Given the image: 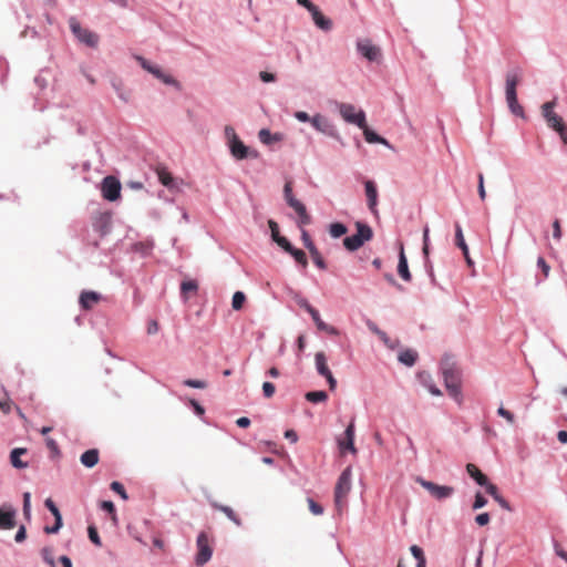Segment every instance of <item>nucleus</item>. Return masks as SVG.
I'll use <instances>...</instances> for the list:
<instances>
[{
    "label": "nucleus",
    "mask_w": 567,
    "mask_h": 567,
    "mask_svg": "<svg viewBox=\"0 0 567 567\" xmlns=\"http://www.w3.org/2000/svg\"><path fill=\"white\" fill-rule=\"evenodd\" d=\"M16 512L7 506L0 508V528L12 529L16 526Z\"/></svg>",
    "instance_id": "obj_18"
},
{
    "label": "nucleus",
    "mask_w": 567,
    "mask_h": 567,
    "mask_svg": "<svg viewBox=\"0 0 567 567\" xmlns=\"http://www.w3.org/2000/svg\"><path fill=\"white\" fill-rule=\"evenodd\" d=\"M486 493L489 494L503 508L511 511V506L506 499H504L499 494L496 485L488 484L486 486Z\"/></svg>",
    "instance_id": "obj_27"
},
{
    "label": "nucleus",
    "mask_w": 567,
    "mask_h": 567,
    "mask_svg": "<svg viewBox=\"0 0 567 567\" xmlns=\"http://www.w3.org/2000/svg\"><path fill=\"white\" fill-rule=\"evenodd\" d=\"M466 471L468 475L473 480H475L478 485L486 487L489 484L487 477L480 471V468L476 465L468 463L466 465Z\"/></svg>",
    "instance_id": "obj_24"
},
{
    "label": "nucleus",
    "mask_w": 567,
    "mask_h": 567,
    "mask_svg": "<svg viewBox=\"0 0 567 567\" xmlns=\"http://www.w3.org/2000/svg\"><path fill=\"white\" fill-rule=\"evenodd\" d=\"M157 175H158V179L159 182L166 186V187H171L173 185V176L169 172H167L166 169L164 168H161L157 171Z\"/></svg>",
    "instance_id": "obj_38"
},
{
    "label": "nucleus",
    "mask_w": 567,
    "mask_h": 567,
    "mask_svg": "<svg viewBox=\"0 0 567 567\" xmlns=\"http://www.w3.org/2000/svg\"><path fill=\"white\" fill-rule=\"evenodd\" d=\"M421 383L430 391L432 395H442L441 390L434 384L430 373L422 372L419 374Z\"/></svg>",
    "instance_id": "obj_25"
},
{
    "label": "nucleus",
    "mask_w": 567,
    "mask_h": 567,
    "mask_svg": "<svg viewBox=\"0 0 567 567\" xmlns=\"http://www.w3.org/2000/svg\"><path fill=\"white\" fill-rule=\"evenodd\" d=\"M11 406H12V402H11V400L6 399V400H3V401H0V410H1L3 413H6V414L10 413V411H11Z\"/></svg>",
    "instance_id": "obj_62"
},
{
    "label": "nucleus",
    "mask_w": 567,
    "mask_h": 567,
    "mask_svg": "<svg viewBox=\"0 0 567 567\" xmlns=\"http://www.w3.org/2000/svg\"><path fill=\"white\" fill-rule=\"evenodd\" d=\"M275 391H276V388L271 382H264L262 392L267 399L272 398V395L275 394Z\"/></svg>",
    "instance_id": "obj_49"
},
{
    "label": "nucleus",
    "mask_w": 567,
    "mask_h": 567,
    "mask_svg": "<svg viewBox=\"0 0 567 567\" xmlns=\"http://www.w3.org/2000/svg\"><path fill=\"white\" fill-rule=\"evenodd\" d=\"M364 188H365V195L368 198V206L371 212H375V206H377V202H378L377 186L372 181H367L364 183Z\"/></svg>",
    "instance_id": "obj_21"
},
{
    "label": "nucleus",
    "mask_w": 567,
    "mask_h": 567,
    "mask_svg": "<svg viewBox=\"0 0 567 567\" xmlns=\"http://www.w3.org/2000/svg\"><path fill=\"white\" fill-rule=\"evenodd\" d=\"M301 237H302V240H303V244H305L306 248L310 251V247L315 246L313 241L311 240L310 235L308 234V231L302 230L301 231Z\"/></svg>",
    "instance_id": "obj_60"
},
{
    "label": "nucleus",
    "mask_w": 567,
    "mask_h": 567,
    "mask_svg": "<svg viewBox=\"0 0 567 567\" xmlns=\"http://www.w3.org/2000/svg\"><path fill=\"white\" fill-rule=\"evenodd\" d=\"M339 113L346 122L354 124L358 127L364 126L365 113L362 110L357 111L354 105L349 103H340Z\"/></svg>",
    "instance_id": "obj_8"
},
{
    "label": "nucleus",
    "mask_w": 567,
    "mask_h": 567,
    "mask_svg": "<svg viewBox=\"0 0 567 567\" xmlns=\"http://www.w3.org/2000/svg\"><path fill=\"white\" fill-rule=\"evenodd\" d=\"M398 274L404 281H411L412 275L409 270L408 260L404 254L403 246L400 248L399 254V264H398Z\"/></svg>",
    "instance_id": "obj_20"
},
{
    "label": "nucleus",
    "mask_w": 567,
    "mask_h": 567,
    "mask_svg": "<svg viewBox=\"0 0 567 567\" xmlns=\"http://www.w3.org/2000/svg\"><path fill=\"white\" fill-rule=\"evenodd\" d=\"M111 489L114 491L115 493H117L123 499L128 498L123 484H121L120 482H112Z\"/></svg>",
    "instance_id": "obj_43"
},
{
    "label": "nucleus",
    "mask_w": 567,
    "mask_h": 567,
    "mask_svg": "<svg viewBox=\"0 0 567 567\" xmlns=\"http://www.w3.org/2000/svg\"><path fill=\"white\" fill-rule=\"evenodd\" d=\"M486 504H487V499L481 493H476L475 501L473 503V509L482 508Z\"/></svg>",
    "instance_id": "obj_52"
},
{
    "label": "nucleus",
    "mask_w": 567,
    "mask_h": 567,
    "mask_svg": "<svg viewBox=\"0 0 567 567\" xmlns=\"http://www.w3.org/2000/svg\"><path fill=\"white\" fill-rule=\"evenodd\" d=\"M313 19V22L318 28L324 31H329L332 28V22L330 19L326 18L322 12L318 9V7L315 8V11L310 12Z\"/></svg>",
    "instance_id": "obj_23"
},
{
    "label": "nucleus",
    "mask_w": 567,
    "mask_h": 567,
    "mask_svg": "<svg viewBox=\"0 0 567 567\" xmlns=\"http://www.w3.org/2000/svg\"><path fill=\"white\" fill-rule=\"evenodd\" d=\"M54 519H55V524L52 527L47 526L44 528V532L47 534H55L62 527V516L61 515L55 516Z\"/></svg>",
    "instance_id": "obj_45"
},
{
    "label": "nucleus",
    "mask_w": 567,
    "mask_h": 567,
    "mask_svg": "<svg viewBox=\"0 0 567 567\" xmlns=\"http://www.w3.org/2000/svg\"><path fill=\"white\" fill-rule=\"evenodd\" d=\"M522 80V71L513 69L506 73L505 80V96L507 105L513 114L516 116H524V109L517 101L516 87Z\"/></svg>",
    "instance_id": "obj_1"
},
{
    "label": "nucleus",
    "mask_w": 567,
    "mask_h": 567,
    "mask_svg": "<svg viewBox=\"0 0 567 567\" xmlns=\"http://www.w3.org/2000/svg\"><path fill=\"white\" fill-rule=\"evenodd\" d=\"M25 537H27L25 527L21 526L16 534V542L21 543L25 539Z\"/></svg>",
    "instance_id": "obj_63"
},
{
    "label": "nucleus",
    "mask_w": 567,
    "mask_h": 567,
    "mask_svg": "<svg viewBox=\"0 0 567 567\" xmlns=\"http://www.w3.org/2000/svg\"><path fill=\"white\" fill-rule=\"evenodd\" d=\"M347 231L348 228L341 223H332L329 226V234L333 238H340L341 236L346 235Z\"/></svg>",
    "instance_id": "obj_32"
},
{
    "label": "nucleus",
    "mask_w": 567,
    "mask_h": 567,
    "mask_svg": "<svg viewBox=\"0 0 567 567\" xmlns=\"http://www.w3.org/2000/svg\"><path fill=\"white\" fill-rule=\"evenodd\" d=\"M69 25L76 39L87 47L95 48L99 43V35L86 28H82L76 18L69 19Z\"/></svg>",
    "instance_id": "obj_7"
},
{
    "label": "nucleus",
    "mask_w": 567,
    "mask_h": 567,
    "mask_svg": "<svg viewBox=\"0 0 567 567\" xmlns=\"http://www.w3.org/2000/svg\"><path fill=\"white\" fill-rule=\"evenodd\" d=\"M417 358V353L413 350H404L399 354V361L408 367H412Z\"/></svg>",
    "instance_id": "obj_30"
},
{
    "label": "nucleus",
    "mask_w": 567,
    "mask_h": 567,
    "mask_svg": "<svg viewBox=\"0 0 567 567\" xmlns=\"http://www.w3.org/2000/svg\"><path fill=\"white\" fill-rule=\"evenodd\" d=\"M455 244L463 251V255H467V245L464 240L462 228L458 224L455 225Z\"/></svg>",
    "instance_id": "obj_34"
},
{
    "label": "nucleus",
    "mask_w": 567,
    "mask_h": 567,
    "mask_svg": "<svg viewBox=\"0 0 567 567\" xmlns=\"http://www.w3.org/2000/svg\"><path fill=\"white\" fill-rule=\"evenodd\" d=\"M306 399L311 403L324 402L328 395L324 391H311L306 393Z\"/></svg>",
    "instance_id": "obj_36"
},
{
    "label": "nucleus",
    "mask_w": 567,
    "mask_h": 567,
    "mask_svg": "<svg viewBox=\"0 0 567 567\" xmlns=\"http://www.w3.org/2000/svg\"><path fill=\"white\" fill-rule=\"evenodd\" d=\"M489 514L488 513H481L478 514L476 517H475V522L480 525V526H485L489 523Z\"/></svg>",
    "instance_id": "obj_57"
},
{
    "label": "nucleus",
    "mask_w": 567,
    "mask_h": 567,
    "mask_svg": "<svg viewBox=\"0 0 567 567\" xmlns=\"http://www.w3.org/2000/svg\"><path fill=\"white\" fill-rule=\"evenodd\" d=\"M338 445L341 452L349 451L352 454L357 453V449L354 446V423L350 422L348 427L344 431L342 437L338 440Z\"/></svg>",
    "instance_id": "obj_16"
},
{
    "label": "nucleus",
    "mask_w": 567,
    "mask_h": 567,
    "mask_svg": "<svg viewBox=\"0 0 567 567\" xmlns=\"http://www.w3.org/2000/svg\"><path fill=\"white\" fill-rule=\"evenodd\" d=\"M213 538L206 532H200L196 539L197 554L195 556V564L198 567L207 564L213 555L212 547Z\"/></svg>",
    "instance_id": "obj_6"
},
{
    "label": "nucleus",
    "mask_w": 567,
    "mask_h": 567,
    "mask_svg": "<svg viewBox=\"0 0 567 567\" xmlns=\"http://www.w3.org/2000/svg\"><path fill=\"white\" fill-rule=\"evenodd\" d=\"M556 106V100H551L549 102H546L542 106V113L545 117L547 125L553 128L554 131H563V128L566 126L563 118L554 112V107Z\"/></svg>",
    "instance_id": "obj_12"
},
{
    "label": "nucleus",
    "mask_w": 567,
    "mask_h": 567,
    "mask_svg": "<svg viewBox=\"0 0 567 567\" xmlns=\"http://www.w3.org/2000/svg\"><path fill=\"white\" fill-rule=\"evenodd\" d=\"M30 497V493L27 492L23 494V514L25 515L27 518L30 517L31 512Z\"/></svg>",
    "instance_id": "obj_50"
},
{
    "label": "nucleus",
    "mask_w": 567,
    "mask_h": 567,
    "mask_svg": "<svg viewBox=\"0 0 567 567\" xmlns=\"http://www.w3.org/2000/svg\"><path fill=\"white\" fill-rule=\"evenodd\" d=\"M309 252H310V256H311L312 261L315 262V265H316L318 268H320V269L324 270V269L327 268V265H326V262H324V260H323V258H322L321 254H320V252H319V250L317 249V247H316V246H311V247H310V251H309Z\"/></svg>",
    "instance_id": "obj_35"
},
{
    "label": "nucleus",
    "mask_w": 567,
    "mask_h": 567,
    "mask_svg": "<svg viewBox=\"0 0 567 567\" xmlns=\"http://www.w3.org/2000/svg\"><path fill=\"white\" fill-rule=\"evenodd\" d=\"M417 483L437 501L449 498L454 494V487L452 486L439 485L424 478H417Z\"/></svg>",
    "instance_id": "obj_9"
},
{
    "label": "nucleus",
    "mask_w": 567,
    "mask_h": 567,
    "mask_svg": "<svg viewBox=\"0 0 567 567\" xmlns=\"http://www.w3.org/2000/svg\"><path fill=\"white\" fill-rule=\"evenodd\" d=\"M87 533H89V538L93 544H95L96 546H102L101 538H100L97 530L94 526H89Z\"/></svg>",
    "instance_id": "obj_44"
},
{
    "label": "nucleus",
    "mask_w": 567,
    "mask_h": 567,
    "mask_svg": "<svg viewBox=\"0 0 567 567\" xmlns=\"http://www.w3.org/2000/svg\"><path fill=\"white\" fill-rule=\"evenodd\" d=\"M159 327H158V323L157 321L153 320V321H150L148 324H147V333L148 334H154L158 331Z\"/></svg>",
    "instance_id": "obj_64"
},
{
    "label": "nucleus",
    "mask_w": 567,
    "mask_h": 567,
    "mask_svg": "<svg viewBox=\"0 0 567 567\" xmlns=\"http://www.w3.org/2000/svg\"><path fill=\"white\" fill-rule=\"evenodd\" d=\"M277 244L289 254L293 249V246L289 243V240L286 237L278 238Z\"/></svg>",
    "instance_id": "obj_55"
},
{
    "label": "nucleus",
    "mask_w": 567,
    "mask_h": 567,
    "mask_svg": "<svg viewBox=\"0 0 567 567\" xmlns=\"http://www.w3.org/2000/svg\"><path fill=\"white\" fill-rule=\"evenodd\" d=\"M355 226H357V234L346 237L343 239V246L349 251L358 250L360 247L363 246V244L365 241L371 240L373 237V231L370 226H368L363 223H360V221H358L355 224Z\"/></svg>",
    "instance_id": "obj_4"
},
{
    "label": "nucleus",
    "mask_w": 567,
    "mask_h": 567,
    "mask_svg": "<svg viewBox=\"0 0 567 567\" xmlns=\"http://www.w3.org/2000/svg\"><path fill=\"white\" fill-rule=\"evenodd\" d=\"M497 414L504 417L511 424H513L515 421L514 414L511 411L506 410L504 406L498 408Z\"/></svg>",
    "instance_id": "obj_46"
},
{
    "label": "nucleus",
    "mask_w": 567,
    "mask_h": 567,
    "mask_svg": "<svg viewBox=\"0 0 567 567\" xmlns=\"http://www.w3.org/2000/svg\"><path fill=\"white\" fill-rule=\"evenodd\" d=\"M258 137L260 140L261 143L264 144H271V143H275V142H279L281 140L280 135L279 134H271L269 130L267 128H262L259 131L258 133Z\"/></svg>",
    "instance_id": "obj_29"
},
{
    "label": "nucleus",
    "mask_w": 567,
    "mask_h": 567,
    "mask_svg": "<svg viewBox=\"0 0 567 567\" xmlns=\"http://www.w3.org/2000/svg\"><path fill=\"white\" fill-rule=\"evenodd\" d=\"M410 550L414 558L417 560V564H421V561L426 563L424 553L421 547H419L417 545H412Z\"/></svg>",
    "instance_id": "obj_41"
},
{
    "label": "nucleus",
    "mask_w": 567,
    "mask_h": 567,
    "mask_svg": "<svg viewBox=\"0 0 567 567\" xmlns=\"http://www.w3.org/2000/svg\"><path fill=\"white\" fill-rule=\"evenodd\" d=\"M230 154L237 161H243L245 158L251 157L257 158L259 156V153L255 150H250L248 146H246L240 138H237L233 143L228 145Z\"/></svg>",
    "instance_id": "obj_13"
},
{
    "label": "nucleus",
    "mask_w": 567,
    "mask_h": 567,
    "mask_svg": "<svg viewBox=\"0 0 567 567\" xmlns=\"http://www.w3.org/2000/svg\"><path fill=\"white\" fill-rule=\"evenodd\" d=\"M100 460V453L96 449H91L85 451L81 457L80 461L85 467H93L99 463Z\"/></svg>",
    "instance_id": "obj_22"
},
{
    "label": "nucleus",
    "mask_w": 567,
    "mask_h": 567,
    "mask_svg": "<svg viewBox=\"0 0 567 567\" xmlns=\"http://www.w3.org/2000/svg\"><path fill=\"white\" fill-rule=\"evenodd\" d=\"M44 504L45 507L52 513L54 517L61 515L59 508L51 498H47Z\"/></svg>",
    "instance_id": "obj_54"
},
{
    "label": "nucleus",
    "mask_w": 567,
    "mask_h": 567,
    "mask_svg": "<svg viewBox=\"0 0 567 567\" xmlns=\"http://www.w3.org/2000/svg\"><path fill=\"white\" fill-rule=\"evenodd\" d=\"M10 461H11L12 466L16 468H24L28 466V464L25 462H22L20 460V456H17V455L14 456V455L10 454Z\"/></svg>",
    "instance_id": "obj_58"
},
{
    "label": "nucleus",
    "mask_w": 567,
    "mask_h": 567,
    "mask_svg": "<svg viewBox=\"0 0 567 567\" xmlns=\"http://www.w3.org/2000/svg\"><path fill=\"white\" fill-rule=\"evenodd\" d=\"M363 131L364 138L368 143H384L385 141L380 137L377 133L371 131L368 125L367 121L364 122V126L360 127Z\"/></svg>",
    "instance_id": "obj_31"
},
{
    "label": "nucleus",
    "mask_w": 567,
    "mask_h": 567,
    "mask_svg": "<svg viewBox=\"0 0 567 567\" xmlns=\"http://www.w3.org/2000/svg\"><path fill=\"white\" fill-rule=\"evenodd\" d=\"M284 197L289 207H291L299 217V225L305 226L311 223V217L307 212L306 206L298 200L292 194V182L287 181L284 187Z\"/></svg>",
    "instance_id": "obj_5"
},
{
    "label": "nucleus",
    "mask_w": 567,
    "mask_h": 567,
    "mask_svg": "<svg viewBox=\"0 0 567 567\" xmlns=\"http://www.w3.org/2000/svg\"><path fill=\"white\" fill-rule=\"evenodd\" d=\"M537 266L542 269L544 277L547 278L549 275L550 267L543 257H538Z\"/></svg>",
    "instance_id": "obj_53"
},
{
    "label": "nucleus",
    "mask_w": 567,
    "mask_h": 567,
    "mask_svg": "<svg viewBox=\"0 0 567 567\" xmlns=\"http://www.w3.org/2000/svg\"><path fill=\"white\" fill-rule=\"evenodd\" d=\"M554 549L556 555L567 563V551L558 543H555Z\"/></svg>",
    "instance_id": "obj_61"
},
{
    "label": "nucleus",
    "mask_w": 567,
    "mask_h": 567,
    "mask_svg": "<svg viewBox=\"0 0 567 567\" xmlns=\"http://www.w3.org/2000/svg\"><path fill=\"white\" fill-rule=\"evenodd\" d=\"M246 301V296L241 291H236L231 299V307L234 310L238 311L243 308Z\"/></svg>",
    "instance_id": "obj_37"
},
{
    "label": "nucleus",
    "mask_w": 567,
    "mask_h": 567,
    "mask_svg": "<svg viewBox=\"0 0 567 567\" xmlns=\"http://www.w3.org/2000/svg\"><path fill=\"white\" fill-rule=\"evenodd\" d=\"M290 255L302 267H306L308 265L307 256L301 249H297L293 247V249L290 251Z\"/></svg>",
    "instance_id": "obj_39"
},
{
    "label": "nucleus",
    "mask_w": 567,
    "mask_h": 567,
    "mask_svg": "<svg viewBox=\"0 0 567 567\" xmlns=\"http://www.w3.org/2000/svg\"><path fill=\"white\" fill-rule=\"evenodd\" d=\"M307 502H308L309 509L313 515H321L323 513L322 506L320 504H318L317 502H315L312 498H308Z\"/></svg>",
    "instance_id": "obj_47"
},
{
    "label": "nucleus",
    "mask_w": 567,
    "mask_h": 567,
    "mask_svg": "<svg viewBox=\"0 0 567 567\" xmlns=\"http://www.w3.org/2000/svg\"><path fill=\"white\" fill-rule=\"evenodd\" d=\"M315 362L317 371L320 375H327L330 372V369L327 363V357L323 352H317L315 355Z\"/></svg>",
    "instance_id": "obj_26"
},
{
    "label": "nucleus",
    "mask_w": 567,
    "mask_h": 567,
    "mask_svg": "<svg viewBox=\"0 0 567 567\" xmlns=\"http://www.w3.org/2000/svg\"><path fill=\"white\" fill-rule=\"evenodd\" d=\"M101 300V296L95 291H82L80 295V306L84 310H91Z\"/></svg>",
    "instance_id": "obj_19"
},
{
    "label": "nucleus",
    "mask_w": 567,
    "mask_h": 567,
    "mask_svg": "<svg viewBox=\"0 0 567 567\" xmlns=\"http://www.w3.org/2000/svg\"><path fill=\"white\" fill-rule=\"evenodd\" d=\"M47 446L48 449L53 453V454H59L60 453V450H59V445L56 443L55 440L51 439V437H48L47 441Z\"/></svg>",
    "instance_id": "obj_59"
},
{
    "label": "nucleus",
    "mask_w": 567,
    "mask_h": 567,
    "mask_svg": "<svg viewBox=\"0 0 567 567\" xmlns=\"http://www.w3.org/2000/svg\"><path fill=\"white\" fill-rule=\"evenodd\" d=\"M184 385L195 389H205L207 388V383L203 380H194V379H186L184 380Z\"/></svg>",
    "instance_id": "obj_42"
},
{
    "label": "nucleus",
    "mask_w": 567,
    "mask_h": 567,
    "mask_svg": "<svg viewBox=\"0 0 567 567\" xmlns=\"http://www.w3.org/2000/svg\"><path fill=\"white\" fill-rule=\"evenodd\" d=\"M225 137L227 140V145H229L230 143H233L234 141H236L238 137V135L236 134L234 127L227 125L225 127Z\"/></svg>",
    "instance_id": "obj_48"
},
{
    "label": "nucleus",
    "mask_w": 567,
    "mask_h": 567,
    "mask_svg": "<svg viewBox=\"0 0 567 567\" xmlns=\"http://www.w3.org/2000/svg\"><path fill=\"white\" fill-rule=\"evenodd\" d=\"M351 478L352 470L348 466L342 471L336 484L334 504L339 512H341L347 504V497L351 491Z\"/></svg>",
    "instance_id": "obj_3"
},
{
    "label": "nucleus",
    "mask_w": 567,
    "mask_h": 567,
    "mask_svg": "<svg viewBox=\"0 0 567 567\" xmlns=\"http://www.w3.org/2000/svg\"><path fill=\"white\" fill-rule=\"evenodd\" d=\"M553 236L555 239L557 240H560L561 239V236H563V231H561V227H560V223L558 219H556L554 223H553Z\"/></svg>",
    "instance_id": "obj_56"
},
{
    "label": "nucleus",
    "mask_w": 567,
    "mask_h": 567,
    "mask_svg": "<svg viewBox=\"0 0 567 567\" xmlns=\"http://www.w3.org/2000/svg\"><path fill=\"white\" fill-rule=\"evenodd\" d=\"M41 554L45 563H48L51 567H55L52 550L50 548H43Z\"/></svg>",
    "instance_id": "obj_51"
},
{
    "label": "nucleus",
    "mask_w": 567,
    "mask_h": 567,
    "mask_svg": "<svg viewBox=\"0 0 567 567\" xmlns=\"http://www.w3.org/2000/svg\"><path fill=\"white\" fill-rule=\"evenodd\" d=\"M136 60L141 64V66L153 74L156 79L161 80L163 83L167 85H174L179 87L178 81H176L171 74L165 73L161 68L153 65L150 61L144 59L143 56H136Z\"/></svg>",
    "instance_id": "obj_10"
},
{
    "label": "nucleus",
    "mask_w": 567,
    "mask_h": 567,
    "mask_svg": "<svg viewBox=\"0 0 567 567\" xmlns=\"http://www.w3.org/2000/svg\"><path fill=\"white\" fill-rule=\"evenodd\" d=\"M101 508L103 511H106L110 515L113 522H116V511L115 506L111 501H103L101 503Z\"/></svg>",
    "instance_id": "obj_40"
},
{
    "label": "nucleus",
    "mask_w": 567,
    "mask_h": 567,
    "mask_svg": "<svg viewBox=\"0 0 567 567\" xmlns=\"http://www.w3.org/2000/svg\"><path fill=\"white\" fill-rule=\"evenodd\" d=\"M198 290V284L196 280H185L181 285V293L184 299L188 298V293H196Z\"/></svg>",
    "instance_id": "obj_28"
},
{
    "label": "nucleus",
    "mask_w": 567,
    "mask_h": 567,
    "mask_svg": "<svg viewBox=\"0 0 567 567\" xmlns=\"http://www.w3.org/2000/svg\"><path fill=\"white\" fill-rule=\"evenodd\" d=\"M441 369L449 394L458 401L461 396V373L458 368L449 358H445L441 363Z\"/></svg>",
    "instance_id": "obj_2"
},
{
    "label": "nucleus",
    "mask_w": 567,
    "mask_h": 567,
    "mask_svg": "<svg viewBox=\"0 0 567 567\" xmlns=\"http://www.w3.org/2000/svg\"><path fill=\"white\" fill-rule=\"evenodd\" d=\"M101 193L104 199L115 202L121 197V183L114 176H106L101 184Z\"/></svg>",
    "instance_id": "obj_11"
},
{
    "label": "nucleus",
    "mask_w": 567,
    "mask_h": 567,
    "mask_svg": "<svg viewBox=\"0 0 567 567\" xmlns=\"http://www.w3.org/2000/svg\"><path fill=\"white\" fill-rule=\"evenodd\" d=\"M311 124L317 131L323 134H327L329 136L337 135L336 127L330 123V121L327 117L322 116L321 114H316L313 117H311Z\"/></svg>",
    "instance_id": "obj_17"
},
{
    "label": "nucleus",
    "mask_w": 567,
    "mask_h": 567,
    "mask_svg": "<svg viewBox=\"0 0 567 567\" xmlns=\"http://www.w3.org/2000/svg\"><path fill=\"white\" fill-rule=\"evenodd\" d=\"M358 51L369 61H379L381 58V50L374 45L369 39L359 40L357 42Z\"/></svg>",
    "instance_id": "obj_15"
},
{
    "label": "nucleus",
    "mask_w": 567,
    "mask_h": 567,
    "mask_svg": "<svg viewBox=\"0 0 567 567\" xmlns=\"http://www.w3.org/2000/svg\"><path fill=\"white\" fill-rule=\"evenodd\" d=\"M302 307L306 309V311L311 316L316 327L320 331H324L331 336L339 334V331L337 328L327 324L320 317V313L317 309H315L311 305H309L307 301L302 303Z\"/></svg>",
    "instance_id": "obj_14"
},
{
    "label": "nucleus",
    "mask_w": 567,
    "mask_h": 567,
    "mask_svg": "<svg viewBox=\"0 0 567 567\" xmlns=\"http://www.w3.org/2000/svg\"><path fill=\"white\" fill-rule=\"evenodd\" d=\"M215 508L223 512L230 520H233L237 526L241 525V520L238 515L229 507L224 505H214Z\"/></svg>",
    "instance_id": "obj_33"
}]
</instances>
